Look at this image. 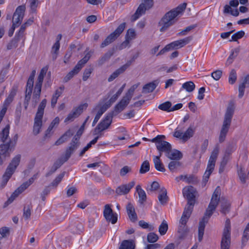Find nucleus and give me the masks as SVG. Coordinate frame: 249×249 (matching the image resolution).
Listing matches in <instances>:
<instances>
[{
	"mask_svg": "<svg viewBox=\"0 0 249 249\" xmlns=\"http://www.w3.org/2000/svg\"><path fill=\"white\" fill-rule=\"evenodd\" d=\"M220 194L221 189L219 186H217L212 195L211 201L205 213V215L199 223L198 240L199 242H201L203 239L205 224L208 222L209 218L212 216L219 203Z\"/></svg>",
	"mask_w": 249,
	"mask_h": 249,
	"instance_id": "1",
	"label": "nucleus"
},
{
	"mask_svg": "<svg viewBox=\"0 0 249 249\" xmlns=\"http://www.w3.org/2000/svg\"><path fill=\"white\" fill-rule=\"evenodd\" d=\"M186 6L187 4L183 3L166 13L159 22V25L161 27L160 31L165 32L173 25L176 21L175 18L186 9Z\"/></svg>",
	"mask_w": 249,
	"mask_h": 249,
	"instance_id": "2",
	"label": "nucleus"
},
{
	"mask_svg": "<svg viewBox=\"0 0 249 249\" xmlns=\"http://www.w3.org/2000/svg\"><path fill=\"white\" fill-rule=\"evenodd\" d=\"M10 125L7 124L0 132V165L3 164L7 157H10L9 142L10 138L9 137Z\"/></svg>",
	"mask_w": 249,
	"mask_h": 249,
	"instance_id": "3",
	"label": "nucleus"
},
{
	"mask_svg": "<svg viewBox=\"0 0 249 249\" xmlns=\"http://www.w3.org/2000/svg\"><path fill=\"white\" fill-rule=\"evenodd\" d=\"M234 112V107L233 105L229 104L227 108L224 115V121L220 131L218 138V141L220 143L223 142L226 140L227 135L230 128Z\"/></svg>",
	"mask_w": 249,
	"mask_h": 249,
	"instance_id": "4",
	"label": "nucleus"
},
{
	"mask_svg": "<svg viewBox=\"0 0 249 249\" xmlns=\"http://www.w3.org/2000/svg\"><path fill=\"white\" fill-rule=\"evenodd\" d=\"M46 104L47 100L44 99L42 100L38 107L37 111L35 118V122L33 127V133L35 135H37L40 132V129L42 125V118Z\"/></svg>",
	"mask_w": 249,
	"mask_h": 249,
	"instance_id": "5",
	"label": "nucleus"
},
{
	"mask_svg": "<svg viewBox=\"0 0 249 249\" xmlns=\"http://www.w3.org/2000/svg\"><path fill=\"white\" fill-rule=\"evenodd\" d=\"M20 158L21 156L20 155H17L12 159L11 162L8 165L4 174L2 176L1 182L2 188H3L6 185L17 167L19 165Z\"/></svg>",
	"mask_w": 249,
	"mask_h": 249,
	"instance_id": "6",
	"label": "nucleus"
},
{
	"mask_svg": "<svg viewBox=\"0 0 249 249\" xmlns=\"http://www.w3.org/2000/svg\"><path fill=\"white\" fill-rule=\"evenodd\" d=\"M165 139L164 135H159L151 141L155 142L156 148L159 152V156H161L162 153H164L165 156L172 149L171 144L163 140Z\"/></svg>",
	"mask_w": 249,
	"mask_h": 249,
	"instance_id": "7",
	"label": "nucleus"
},
{
	"mask_svg": "<svg viewBox=\"0 0 249 249\" xmlns=\"http://www.w3.org/2000/svg\"><path fill=\"white\" fill-rule=\"evenodd\" d=\"M154 5L153 0H142L135 13L132 15L130 20L134 22L137 20L142 15L145 14L146 10L151 9Z\"/></svg>",
	"mask_w": 249,
	"mask_h": 249,
	"instance_id": "8",
	"label": "nucleus"
},
{
	"mask_svg": "<svg viewBox=\"0 0 249 249\" xmlns=\"http://www.w3.org/2000/svg\"><path fill=\"white\" fill-rule=\"evenodd\" d=\"M231 222L229 219L225 222L220 243V249H230L231 245Z\"/></svg>",
	"mask_w": 249,
	"mask_h": 249,
	"instance_id": "9",
	"label": "nucleus"
},
{
	"mask_svg": "<svg viewBox=\"0 0 249 249\" xmlns=\"http://www.w3.org/2000/svg\"><path fill=\"white\" fill-rule=\"evenodd\" d=\"M36 178V175H34L33 177L31 178L28 181L23 183L18 189L15 191V192L12 194L11 196L4 203V207L7 206L9 204L11 203L16 197H17L20 194L22 193L34 182L35 179Z\"/></svg>",
	"mask_w": 249,
	"mask_h": 249,
	"instance_id": "10",
	"label": "nucleus"
},
{
	"mask_svg": "<svg viewBox=\"0 0 249 249\" xmlns=\"http://www.w3.org/2000/svg\"><path fill=\"white\" fill-rule=\"evenodd\" d=\"M126 27V23H121L116 29L110 35H109L101 43L100 47L104 48L114 41L123 33Z\"/></svg>",
	"mask_w": 249,
	"mask_h": 249,
	"instance_id": "11",
	"label": "nucleus"
},
{
	"mask_svg": "<svg viewBox=\"0 0 249 249\" xmlns=\"http://www.w3.org/2000/svg\"><path fill=\"white\" fill-rule=\"evenodd\" d=\"M25 9V5L19 6L17 8L13 16L12 22L13 25L18 26L21 23L24 16Z\"/></svg>",
	"mask_w": 249,
	"mask_h": 249,
	"instance_id": "12",
	"label": "nucleus"
},
{
	"mask_svg": "<svg viewBox=\"0 0 249 249\" xmlns=\"http://www.w3.org/2000/svg\"><path fill=\"white\" fill-rule=\"evenodd\" d=\"M88 106V104L87 103H84L79 105L77 107L74 108L65 119V122L73 121L75 118L78 117L82 113L84 109L87 108Z\"/></svg>",
	"mask_w": 249,
	"mask_h": 249,
	"instance_id": "13",
	"label": "nucleus"
},
{
	"mask_svg": "<svg viewBox=\"0 0 249 249\" xmlns=\"http://www.w3.org/2000/svg\"><path fill=\"white\" fill-rule=\"evenodd\" d=\"M196 192V189L192 186L188 188H184L183 189V195L184 197L188 200V205H194L195 203Z\"/></svg>",
	"mask_w": 249,
	"mask_h": 249,
	"instance_id": "14",
	"label": "nucleus"
},
{
	"mask_svg": "<svg viewBox=\"0 0 249 249\" xmlns=\"http://www.w3.org/2000/svg\"><path fill=\"white\" fill-rule=\"evenodd\" d=\"M69 229L74 234H80L84 231L83 223L79 219L72 220L69 226Z\"/></svg>",
	"mask_w": 249,
	"mask_h": 249,
	"instance_id": "15",
	"label": "nucleus"
},
{
	"mask_svg": "<svg viewBox=\"0 0 249 249\" xmlns=\"http://www.w3.org/2000/svg\"><path fill=\"white\" fill-rule=\"evenodd\" d=\"M113 116L108 113L96 127V130L104 131L107 129L111 125Z\"/></svg>",
	"mask_w": 249,
	"mask_h": 249,
	"instance_id": "16",
	"label": "nucleus"
},
{
	"mask_svg": "<svg viewBox=\"0 0 249 249\" xmlns=\"http://www.w3.org/2000/svg\"><path fill=\"white\" fill-rule=\"evenodd\" d=\"M135 182L132 181L128 184H122L117 187L115 193L119 196L125 195L129 193L130 190L134 186Z\"/></svg>",
	"mask_w": 249,
	"mask_h": 249,
	"instance_id": "17",
	"label": "nucleus"
},
{
	"mask_svg": "<svg viewBox=\"0 0 249 249\" xmlns=\"http://www.w3.org/2000/svg\"><path fill=\"white\" fill-rule=\"evenodd\" d=\"M193 39L192 36H189L183 39L173 41L169 44L171 49H178L184 47Z\"/></svg>",
	"mask_w": 249,
	"mask_h": 249,
	"instance_id": "18",
	"label": "nucleus"
},
{
	"mask_svg": "<svg viewBox=\"0 0 249 249\" xmlns=\"http://www.w3.org/2000/svg\"><path fill=\"white\" fill-rule=\"evenodd\" d=\"M131 64L130 61H128L125 64L116 70L112 74L108 77V81L111 82L117 78L120 74L123 73L128 68Z\"/></svg>",
	"mask_w": 249,
	"mask_h": 249,
	"instance_id": "19",
	"label": "nucleus"
},
{
	"mask_svg": "<svg viewBox=\"0 0 249 249\" xmlns=\"http://www.w3.org/2000/svg\"><path fill=\"white\" fill-rule=\"evenodd\" d=\"M18 89V86L17 85H14L10 90L9 95L4 101L2 105L5 106L7 107H8L9 106L14 100V97L17 94Z\"/></svg>",
	"mask_w": 249,
	"mask_h": 249,
	"instance_id": "20",
	"label": "nucleus"
},
{
	"mask_svg": "<svg viewBox=\"0 0 249 249\" xmlns=\"http://www.w3.org/2000/svg\"><path fill=\"white\" fill-rule=\"evenodd\" d=\"M126 209L130 221L132 222H136L138 220V216L133 205L131 202H128L126 206Z\"/></svg>",
	"mask_w": 249,
	"mask_h": 249,
	"instance_id": "21",
	"label": "nucleus"
},
{
	"mask_svg": "<svg viewBox=\"0 0 249 249\" xmlns=\"http://www.w3.org/2000/svg\"><path fill=\"white\" fill-rule=\"evenodd\" d=\"M78 147L75 145V144L70 143L69 146L66 149L65 154L61 157L63 161H67Z\"/></svg>",
	"mask_w": 249,
	"mask_h": 249,
	"instance_id": "22",
	"label": "nucleus"
},
{
	"mask_svg": "<svg viewBox=\"0 0 249 249\" xmlns=\"http://www.w3.org/2000/svg\"><path fill=\"white\" fill-rule=\"evenodd\" d=\"M110 107V103H106L102 107H100L97 113L96 114L94 120L92 122V126H94L97 123L102 114Z\"/></svg>",
	"mask_w": 249,
	"mask_h": 249,
	"instance_id": "23",
	"label": "nucleus"
},
{
	"mask_svg": "<svg viewBox=\"0 0 249 249\" xmlns=\"http://www.w3.org/2000/svg\"><path fill=\"white\" fill-rule=\"evenodd\" d=\"M73 131L71 129L68 130L61 137H60L55 142V145H59L67 141L73 135Z\"/></svg>",
	"mask_w": 249,
	"mask_h": 249,
	"instance_id": "24",
	"label": "nucleus"
},
{
	"mask_svg": "<svg viewBox=\"0 0 249 249\" xmlns=\"http://www.w3.org/2000/svg\"><path fill=\"white\" fill-rule=\"evenodd\" d=\"M159 82L155 80L145 84L142 88V92L143 93L152 92L156 88Z\"/></svg>",
	"mask_w": 249,
	"mask_h": 249,
	"instance_id": "25",
	"label": "nucleus"
},
{
	"mask_svg": "<svg viewBox=\"0 0 249 249\" xmlns=\"http://www.w3.org/2000/svg\"><path fill=\"white\" fill-rule=\"evenodd\" d=\"M182 154L179 151L171 149V151L166 154V157L173 160H179L182 158Z\"/></svg>",
	"mask_w": 249,
	"mask_h": 249,
	"instance_id": "26",
	"label": "nucleus"
},
{
	"mask_svg": "<svg viewBox=\"0 0 249 249\" xmlns=\"http://www.w3.org/2000/svg\"><path fill=\"white\" fill-rule=\"evenodd\" d=\"M161 156H154L153 161L156 169L160 172H165V169L164 167L163 164L161 162L160 157Z\"/></svg>",
	"mask_w": 249,
	"mask_h": 249,
	"instance_id": "27",
	"label": "nucleus"
},
{
	"mask_svg": "<svg viewBox=\"0 0 249 249\" xmlns=\"http://www.w3.org/2000/svg\"><path fill=\"white\" fill-rule=\"evenodd\" d=\"M66 161H63V160L61 157L59 160H57L54 163L53 165L51 167L49 172H48L46 174V176L49 177V176L54 173L56 171V170L58 169Z\"/></svg>",
	"mask_w": 249,
	"mask_h": 249,
	"instance_id": "28",
	"label": "nucleus"
},
{
	"mask_svg": "<svg viewBox=\"0 0 249 249\" xmlns=\"http://www.w3.org/2000/svg\"><path fill=\"white\" fill-rule=\"evenodd\" d=\"M115 52V49L112 48L108 50L102 57L99 60V64L102 65L107 61H108L113 55Z\"/></svg>",
	"mask_w": 249,
	"mask_h": 249,
	"instance_id": "29",
	"label": "nucleus"
},
{
	"mask_svg": "<svg viewBox=\"0 0 249 249\" xmlns=\"http://www.w3.org/2000/svg\"><path fill=\"white\" fill-rule=\"evenodd\" d=\"M136 191L139 197V201L142 204L146 200V195L144 191L142 189L140 185L136 186Z\"/></svg>",
	"mask_w": 249,
	"mask_h": 249,
	"instance_id": "30",
	"label": "nucleus"
},
{
	"mask_svg": "<svg viewBox=\"0 0 249 249\" xmlns=\"http://www.w3.org/2000/svg\"><path fill=\"white\" fill-rule=\"evenodd\" d=\"M240 50L239 48H236L232 50L231 53L226 61V65H229L233 62V59L238 55Z\"/></svg>",
	"mask_w": 249,
	"mask_h": 249,
	"instance_id": "31",
	"label": "nucleus"
},
{
	"mask_svg": "<svg viewBox=\"0 0 249 249\" xmlns=\"http://www.w3.org/2000/svg\"><path fill=\"white\" fill-rule=\"evenodd\" d=\"M21 38L15 35V37L8 43L7 49L8 50L16 48L18 47V42Z\"/></svg>",
	"mask_w": 249,
	"mask_h": 249,
	"instance_id": "32",
	"label": "nucleus"
},
{
	"mask_svg": "<svg viewBox=\"0 0 249 249\" xmlns=\"http://www.w3.org/2000/svg\"><path fill=\"white\" fill-rule=\"evenodd\" d=\"M60 48V43L59 40H57L52 47L51 53L52 59L55 60L57 57L58 51Z\"/></svg>",
	"mask_w": 249,
	"mask_h": 249,
	"instance_id": "33",
	"label": "nucleus"
},
{
	"mask_svg": "<svg viewBox=\"0 0 249 249\" xmlns=\"http://www.w3.org/2000/svg\"><path fill=\"white\" fill-rule=\"evenodd\" d=\"M135 245L132 240H124L119 248V249H134Z\"/></svg>",
	"mask_w": 249,
	"mask_h": 249,
	"instance_id": "34",
	"label": "nucleus"
},
{
	"mask_svg": "<svg viewBox=\"0 0 249 249\" xmlns=\"http://www.w3.org/2000/svg\"><path fill=\"white\" fill-rule=\"evenodd\" d=\"M41 91V89H34V91L32 101V105L34 107L36 106V104L37 103V102H38V101L39 100Z\"/></svg>",
	"mask_w": 249,
	"mask_h": 249,
	"instance_id": "35",
	"label": "nucleus"
},
{
	"mask_svg": "<svg viewBox=\"0 0 249 249\" xmlns=\"http://www.w3.org/2000/svg\"><path fill=\"white\" fill-rule=\"evenodd\" d=\"M221 209L220 212L224 214L229 213L230 211L231 204L226 200H224L221 203Z\"/></svg>",
	"mask_w": 249,
	"mask_h": 249,
	"instance_id": "36",
	"label": "nucleus"
},
{
	"mask_svg": "<svg viewBox=\"0 0 249 249\" xmlns=\"http://www.w3.org/2000/svg\"><path fill=\"white\" fill-rule=\"evenodd\" d=\"M161 193H160L158 196V199L162 205H164L166 204L168 199L167 196V191L165 188H163L161 190Z\"/></svg>",
	"mask_w": 249,
	"mask_h": 249,
	"instance_id": "37",
	"label": "nucleus"
},
{
	"mask_svg": "<svg viewBox=\"0 0 249 249\" xmlns=\"http://www.w3.org/2000/svg\"><path fill=\"white\" fill-rule=\"evenodd\" d=\"M231 157L224 155L222 160L220 162V167L219 169V173H222L224 172L225 167L229 161L230 160Z\"/></svg>",
	"mask_w": 249,
	"mask_h": 249,
	"instance_id": "38",
	"label": "nucleus"
},
{
	"mask_svg": "<svg viewBox=\"0 0 249 249\" xmlns=\"http://www.w3.org/2000/svg\"><path fill=\"white\" fill-rule=\"evenodd\" d=\"M18 134H16L14 137L9 140V142L10 143L9 145V154H11V153L15 149L18 140Z\"/></svg>",
	"mask_w": 249,
	"mask_h": 249,
	"instance_id": "39",
	"label": "nucleus"
},
{
	"mask_svg": "<svg viewBox=\"0 0 249 249\" xmlns=\"http://www.w3.org/2000/svg\"><path fill=\"white\" fill-rule=\"evenodd\" d=\"M196 86L192 81L184 83L182 85V89H185L187 92H192L195 89Z\"/></svg>",
	"mask_w": 249,
	"mask_h": 249,
	"instance_id": "40",
	"label": "nucleus"
},
{
	"mask_svg": "<svg viewBox=\"0 0 249 249\" xmlns=\"http://www.w3.org/2000/svg\"><path fill=\"white\" fill-rule=\"evenodd\" d=\"M189 231V229L186 225L179 224L178 228V232L180 234V238L185 237Z\"/></svg>",
	"mask_w": 249,
	"mask_h": 249,
	"instance_id": "41",
	"label": "nucleus"
},
{
	"mask_svg": "<svg viewBox=\"0 0 249 249\" xmlns=\"http://www.w3.org/2000/svg\"><path fill=\"white\" fill-rule=\"evenodd\" d=\"M168 229V224L167 222L164 220L159 226V231L161 235H163L166 234Z\"/></svg>",
	"mask_w": 249,
	"mask_h": 249,
	"instance_id": "42",
	"label": "nucleus"
},
{
	"mask_svg": "<svg viewBox=\"0 0 249 249\" xmlns=\"http://www.w3.org/2000/svg\"><path fill=\"white\" fill-rule=\"evenodd\" d=\"M184 179H185V181L187 183L196 184L198 182L197 178L194 175H185Z\"/></svg>",
	"mask_w": 249,
	"mask_h": 249,
	"instance_id": "43",
	"label": "nucleus"
},
{
	"mask_svg": "<svg viewBox=\"0 0 249 249\" xmlns=\"http://www.w3.org/2000/svg\"><path fill=\"white\" fill-rule=\"evenodd\" d=\"M124 86L125 84L123 85L122 87L121 88H120V89L118 90L116 93L113 95L109 99V100L107 102V103H110L111 106L112 103L115 102L116 100L118 99V97L122 94Z\"/></svg>",
	"mask_w": 249,
	"mask_h": 249,
	"instance_id": "44",
	"label": "nucleus"
},
{
	"mask_svg": "<svg viewBox=\"0 0 249 249\" xmlns=\"http://www.w3.org/2000/svg\"><path fill=\"white\" fill-rule=\"evenodd\" d=\"M32 208V206L31 204H28L24 206L23 209V218L27 220L31 216V210Z\"/></svg>",
	"mask_w": 249,
	"mask_h": 249,
	"instance_id": "45",
	"label": "nucleus"
},
{
	"mask_svg": "<svg viewBox=\"0 0 249 249\" xmlns=\"http://www.w3.org/2000/svg\"><path fill=\"white\" fill-rule=\"evenodd\" d=\"M125 107L123 106L120 103H118L114 107V110L109 113L113 116H116L118 113L123 111L124 108Z\"/></svg>",
	"mask_w": 249,
	"mask_h": 249,
	"instance_id": "46",
	"label": "nucleus"
},
{
	"mask_svg": "<svg viewBox=\"0 0 249 249\" xmlns=\"http://www.w3.org/2000/svg\"><path fill=\"white\" fill-rule=\"evenodd\" d=\"M171 106H172L171 102H170L169 101H166L162 104H160L158 106V108H159V109H160L161 110H163V111H167V112H170L171 111L170 109H171Z\"/></svg>",
	"mask_w": 249,
	"mask_h": 249,
	"instance_id": "47",
	"label": "nucleus"
},
{
	"mask_svg": "<svg viewBox=\"0 0 249 249\" xmlns=\"http://www.w3.org/2000/svg\"><path fill=\"white\" fill-rule=\"evenodd\" d=\"M181 166V163L178 161H172L168 164V168L172 172H174Z\"/></svg>",
	"mask_w": 249,
	"mask_h": 249,
	"instance_id": "48",
	"label": "nucleus"
},
{
	"mask_svg": "<svg viewBox=\"0 0 249 249\" xmlns=\"http://www.w3.org/2000/svg\"><path fill=\"white\" fill-rule=\"evenodd\" d=\"M194 133L193 129L191 127H189L183 134L182 139L184 141H187L193 136Z\"/></svg>",
	"mask_w": 249,
	"mask_h": 249,
	"instance_id": "49",
	"label": "nucleus"
},
{
	"mask_svg": "<svg viewBox=\"0 0 249 249\" xmlns=\"http://www.w3.org/2000/svg\"><path fill=\"white\" fill-rule=\"evenodd\" d=\"M65 173V172H63V173L59 174L51 183L50 186L56 187L58 184L61 181L63 178H64Z\"/></svg>",
	"mask_w": 249,
	"mask_h": 249,
	"instance_id": "50",
	"label": "nucleus"
},
{
	"mask_svg": "<svg viewBox=\"0 0 249 249\" xmlns=\"http://www.w3.org/2000/svg\"><path fill=\"white\" fill-rule=\"evenodd\" d=\"M235 149V146L232 143H230L227 145L224 155L231 157V154Z\"/></svg>",
	"mask_w": 249,
	"mask_h": 249,
	"instance_id": "51",
	"label": "nucleus"
},
{
	"mask_svg": "<svg viewBox=\"0 0 249 249\" xmlns=\"http://www.w3.org/2000/svg\"><path fill=\"white\" fill-rule=\"evenodd\" d=\"M150 164L148 160H145L141 165L140 173L141 174H144L149 171Z\"/></svg>",
	"mask_w": 249,
	"mask_h": 249,
	"instance_id": "52",
	"label": "nucleus"
},
{
	"mask_svg": "<svg viewBox=\"0 0 249 249\" xmlns=\"http://www.w3.org/2000/svg\"><path fill=\"white\" fill-rule=\"evenodd\" d=\"M139 225L144 229H148L149 231H153L155 229V227L153 225H150L143 220H140L139 222Z\"/></svg>",
	"mask_w": 249,
	"mask_h": 249,
	"instance_id": "53",
	"label": "nucleus"
},
{
	"mask_svg": "<svg viewBox=\"0 0 249 249\" xmlns=\"http://www.w3.org/2000/svg\"><path fill=\"white\" fill-rule=\"evenodd\" d=\"M147 239L148 242L154 243L158 240L159 236L154 232H150L147 234Z\"/></svg>",
	"mask_w": 249,
	"mask_h": 249,
	"instance_id": "54",
	"label": "nucleus"
},
{
	"mask_svg": "<svg viewBox=\"0 0 249 249\" xmlns=\"http://www.w3.org/2000/svg\"><path fill=\"white\" fill-rule=\"evenodd\" d=\"M136 34L135 31L133 29H129L127 31L125 38L130 41L136 38Z\"/></svg>",
	"mask_w": 249,
	"mask_h": 249,
	"instance_id": "55",
	"label": "nucleus"
},
{
	"mask_svg": "<svg viewBox=\"0 0 249 249\" xmlns=\"http://www.w3.org/2000/svg\"><path fill=\"white\" fill-rule=\"evenodd\" d=\"M91 54L89 52L87 53L85 56L80 60H79L77 64L79 66H81V68L83 67L84 65L89 61V58H90Z\"/></svg>",
	"mask_w": 249,
	"mask_h": 249,
	"instance_id": "56",
	"label": "nucleus"
},
{
	"mask_svg": "<svg viewBox=\"0 0 249 249\" xmlns=\"http://www.w3.org/2000/svg\"><path fill=\"white\" fill-rule=\"evenodd\" d=\"M249 223L247 224L246 227L242 238V242L243 243H246L249 239Z\"/></svg>",
	"mask_w": 249,
	"mask_h": 249,
	"instance_id": "57",
	"label": "nucleus"
},
{
	"mask_svg": "<svg viewBox=\"0 0 249 249\" xmlns=\"http://www.w3.org/2000/svg\"><path fill=\"white\" fill-rule=\"evenodd\" d=\"M237 79V74L236 71L234 69H232L231 70L229 77V82L231 84H233Z\"/></svg>",
	"mask_w": 249,
	"mask_h": 249,
	"instance_id": "58",
	"label": "nucleus"
},
{
	"mask_svg": "<svg viewBox=\"0 0 249 249\" xmlns=\"http://www.w3.org/2000/svg\"><path fill=\"white\" fill-rule=\"evenodd\" d=\"M245 34V32L243 31H238L232 35L231 40L230 41H236L238 39L242 38L244 36Z\"/></svg>",
	"mask_w": 249,
	"mask_h": 249,
	"instance_id": "59",
	"label": "nucleus"
},
{
	"mask_svg": "<svg viewBox=\"0 0 249 249\" xmlns=\"http://www.w3.org/2000/svg\"><path fill=\"white\" fill-rule=\"evenodd\" d=\"M194 206V205H189L187 204V206L185 207L182 215L190 217L192 213Z\"/></svg>",
	"mask_w": 249,
	"mask_h": 249,
	"instance_id": "60",
	"label": "nucleus"
},
{
	"mask_svg": "<svg viewBox=\"0 0 249 249\" xmlns=\"http://www.w3.org/2000/svg\"><path fill=\"white\" fill-rule=\"evenodd\" d=\"M27 27H28L27 25H26L25 23H23L21 26L18 32L16 34V35H17L18 36H19L22 39L23 38H24L23 41L25 40L24 32H25V31Z\"/></svg>",
	"mask_w": 249,
	"mask_h": 249,
	"instance_id": "61",
	"label": "nucleus"
},
{
	"mask_svg": "<svg viewBox=\"0 0 249 249\" xmlns=\"http://www.w3.org/2000/svg\"><path fill=\"white\" fill-rule=\"evenodd\" d=\"M196 25H192L190 26H189L187 27L185 29L181 31V32L178 33L177 36H185L187 34V33L190 32L192 30L194 29L196 27Z\"/></svg>",
	"mask_w": 249,
	"mask_h": 249,
	"instance_id": "62",
	"label": "nucleus"
},
{
	"mask_svg": "<svg viewBox=\"0 0 249 249\" xmlns=\"http://www.w3.org/2000/svg\"><path fill=\"white\" fill-rule=\"evenodd\" d=\"M219 153V146L218 144H216L214 149H213V151L211 153L210 158H212V159L217 160L218 154Z\"/></svg>",
	"mask_w": 249,
	"mask_h": 249,
	"instance_id": "63",
	"label": "nucleus"
},
{
	"mask_svg": "<svg viewBox=\"0 0 249 249\" xmlns=\"http://www.w3.org/2000/svg\"><path fill=\"white\" fill-rule=\"evenodd\" d=\"M213 169L207 168L204 174L203 178V182L205 184L208 181L210 176L213 171Z\"/></svg>",
	"mask_w": 249,
	"mask_h": 249,
	"instance_id": "64",
	"label": "nucleus"
}]
</instances>
